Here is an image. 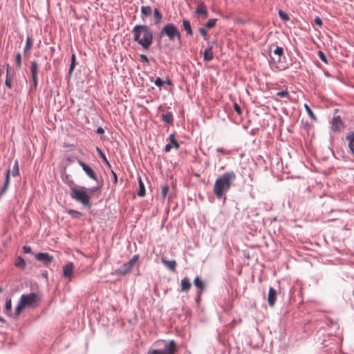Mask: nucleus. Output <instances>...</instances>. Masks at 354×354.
<instances>
[{
    "mask_svg": "<svg viewBox=\"0 0 354 354\" xmlns=\"http://www.w3.org/2000/svg\"><path fill=\"white\" fill-rule=\"evenodd\" d=\"M235 178L236 174L233 171H227L216 178L213 191L218 200L226 202V194L232 187Z\"/></svg>",
    "mask_w": 354,
    "mask_h": 354,
    "instance_id": "nucleus-1",
    "label": "nucleus"
},
{
    "mask_svg": "<svg viewBox=\"0 0 354 354\" xmlns=\"http://www.w3.org/2000/svg\"><path fill=\"white\" fill-rule=\"evenodd\" d=\"M133 41L140 44L142 47L148 50L152 44V32L147 25L136 24L132 29Z\"/></svg>",
    "mask_w": 354,
    "mask_h": 354,
    "instance_id": "nucleus-2",
    "label": "nucleus"
},
{
    "mask_svg": "<svg viewBox=\"0 0 354 354\" xmlns=\"http://www.w3.org/2000/svg\"><path fill=\"white\" fill-rule=\"evenodd\" d=\"M163 37H167L170 41H174L176 39L179 45L182 44L181 33L174 24H167L162 26L159 32L158 39H161Z\"/></svg>",
    "mask_w": 354,
    "mask_h": 354,
    "instance_id": "nucleus-3",
    "label": "nucleus"
},
{
    "mask_svg": "<svg viewBox=\"0 0 354 354\" xmlns=\"http://www.w3.org/2000/svg\"><path fill=\"white\" fill-rule=\"evenodd\" d=\"M71 197L78 203H81L86 208H91V196L88 193V188L86 187H71Z\"/></svg>",
    "mask_w": 354,
    "mask_h": 354,
    "instance_id": "nucleus-4",
    "label": "nucleus"
},
{
    "mask_svg": "<svg viewBox=\"0 0 354 354\" xmlns=\"http://www.w3.org/2000/svg\"><path fill=\"white\" fill-rule=\"evenodd\" d=\"M19 301L22 302L26 308H35L38 305L40 297L36 293L30 292L22 295Z\"/></svg>",
    "mask_w": 354,
    "mask_h": 354,
    "instance_id": "nucleus-5",
    "label": "nucleus"
},
{
    "mask_svg": "<svg viewBox=\"0 0 354 354\" xmlns=\"http://www.w3.org/2000/svg\"><path fill=\"white\" fill-rule=\"evenodd\" d=\"M79 165L82 167L86 174L92 180H95L96 183H99V178L96 175V173L93 170V169L87 165L82 160H78Z\"/></svg>",
    "mask_w": 354,
    "mask_h": 354,
    "instance_id": "nucleus-6",
    "label": "nucleus"
},
{
    "mask_svg": "<svg viewBox=\"0 0 354 354\" xmlns=\"http://www.w3.org/2000/svg\"><path fill=\"white\" fill-rule=\"evenodd\" d=\"M30 71L31 73V77L32 79L33 87L37 88L39 84L38 73H39V65L36 61H32L30 63Z\"/></svg>",
    "mask_w": 354,
    "mask_h": 354,
    "instance_id": "nucleus-7",
    "label": "nucleus"
},
{
    "mask_svg": "<svg viewBox=\"0 0 354 354\" xmlns=\"http://www.w3.org/2000/svg\"><path fill=\"white\" fill-rule=\"evenodd\" d=\"M167 143L165 147V151L168 153L170 151L171 148H175L176 149H178L180 145L174 134H171L167 138Z\"/></svg>",
    "mask_w": 354,
    "mask_h": 354,
    "instance_id": "nucleus-8",
    "label": "nucleus"
},
{
    "mask_svg": "<svg viewBox=\"0 0 354 354\" xmlns=\"http://www.w3.org/2000/svg\"><path fill=\"white\" fill-rule=\"evenodd\" d=\"M165 344V348L162 350L165 354H175L177 351V346L174 340H162Z\"/></svg>",
    "mask_w": 354,
    "mask_h": 354,
    "instance_id": "nucleus-9",
    "label": "nucleus"
},
{
    "mask_svg": "<svg viewBox=\"0 0 354 354\" xmlns=\"http://www.w3.org/2000/svg\"><path fill=\"white\" fill-rule=\"evenodd\" d=\"M35 259L45 264H48L52 261L53 257L46 252H39L35 254Z\"/></svg>",
    "mask_w": 354,
    "mask_h": 354,
    "instance_id": "nucleus-10",
    "label": "nucleus"
},
{
    "mask_svg": "<svg viewBox=\"0 0 354 354\" xmlns=\"http://www.w3.org/2000/svg\"><path fill=\"white\" fill-rule=\"evenodd\" d=\"M74 265L68 263L63 266V275L65 278L71 277L73 274Z\"/></svg>",
    "mask_w": 354,
    "mask_h": 354,
    "instance_id": "nucleus-11",
    "label": "nucleus"
},
{
    "mask_svg": "<svg viewBox=\"0 0 354 354\" xmlns=\"http://www.w3.org/2000/svg\"><path fill=\"white\" fill-rule=\"evenodd\" d=\"M330 124V128L332 131L336 132L339 131V129L342 127V120H341L339 116H336L332 119Z\"/></svg>",
    "mask_w": 354,
    "mask_h": 354,
    "instance_id": "nucleus-12",
    "label": "nucleus"
},
{
    "mask_svg": "<svg viewBox=\"0 0 354 354\" xmlns=\"http://www.w3.org/2000/svg\"><path fill=\"white\" fill-rule=\"evenodd\" d=\"M277 299V290L270 287L268 295V301L270 306H274Z\"/></svg>",
    "mask_w": 354,
    "mask_h": 354,
    "instance_id": "nucleus-13",
    "label": "nucleus"
},
{
    "mask_svg": "<svg viewBox=\"0 0 354 354\" xmlns=\"http://www.w3.org/2000/svg\"><path fill=\"white\" fill-rule=\"evenodd\" d=\"M182 26L184 30H185L187 35L192 37L194 35V32L192 30V25L190 24V21L187 19H183L182 21Z\"/></svg>",
    "mask_w": 354,
    "mask_h": 354,
    "instance_id": "nucleus-14",
    "label": "nucleus"
},
{
    "mask_svg": "<svg viewBox=\"0 0 354 354\" xmlns=\"http://www.w3.org/2000/svg\"><path fill=\"white\" fill-rule=\"evenodd\" d=\"M152 13L151 7L149 6H141V18L145 21L147 17H150Z\"/></svg>",
    "mask_w": 354,
    "mask_h": 354,
    "instance_id": "nucleus-15",
    "label": "nucleus"
},
{
    "mask_svg": "<svg viewBox=\"0 0 354 354\" xmlns=\"http://www.w3.org/2000/svg\"><path fill=\"white\" fill-rule=\"evenodd\" d=\"M132 268L127 263H124L123 266L117 268L115 270L116 274L120 275H125L131 270Z\"/></svg>",
    "mask_w": 354,
    "mask_h": 354,
    "instance_id": "nucleus-16",
    "label": "nucleus"
},
{
    "mask_svg": "<svg viewBox=\"0 0 354 354\" xmlns=\"http://www.w3.org/2000/svg\"><path fill=\"white\" fill-rule=\"evenodd\" d=\"M214 58L212 47L209 46L204 50L203 59L205 61H211Z\"/></svg>",
    "mask_w": 354,
    "mask_h": 354,
    "instance_id": "nucleus-17",
    "label": "nucleus"
},
{
    "mask_svg": "<svg viewBox=\"0 0 354 354\" xmlns=\"http://www.w3.org/2000/svg\"><path fill=\"white\" fill-rule=\"evenodd\" d=\"M162 263L163 265L169 269L171 271H175L176 267V262L174 260L168 261L165 259H162Z\"/></svg>",
    "mask_w": 354,
    "mask_h": 354,
    "instance_id": "nucleus-18",
    "label": "nucleus"
},
{
    "mask_svg": "<svg viewBox=\"0 0 354 354\" xmlns=\"http://www.w3.org/2000/svg\"><path fill=\"white\" fill-rule=\"evenodd\" d=\"M180 286V291L186 292L190 290L192 283L189 281L187 277H184L183 279H181Z\"/></svg>",
    "mask_w": 354,
    "mask_h": 354,
    "instance_id": "nucleus-19",
    "label": "nucleus"
},
{
    "mask_svg": "<svg viewBox=\"0 0 354 354\" xmlns=\"http://www.w3.org/2000/svg\"><path fill=\"white\" fill-rule=\"evenodd\" d=\"M348 140V147L351 153L354 155V132H351L346 136Z\"/></svg>",
    "mask_w": 354,
    "mask_h": 354,
    "instance_id": "nucleus-20",
    "label": "nucleus"
},
{
    "mask_svg": "<svg viewBox=\"0 0 354 354\" xmlns=\"http://www.w3.org/2000/svg\"><path fill=\"white\" fill-rule=\"evenodd\" d=\"M10 169H8L6 171L5 184H4V185H3V188H1V189L0 191V195L3 194L8 187V185L10 183Z\"/></svg>",
    "mask_w": 354,
    "mask_h": 354,
    "instance_id": "nucleus-21",
    "label": "nucleus"
},
{
    "mask_svg": "<svg viewBox=\"0 0 354 354\" xmlns=\"http://www.w3.org/2000/svg\"><path fill=\"white\" fill-rule=\"evenodd\" d=\"M196 12L198 15H202L205 17H207V7L204 5L203 3H200L196 8Z\"/></svg>",
    "mask_w": 354,
    "mask_h": 354,
    "instance_id": "nucleus-22",
    "label": "nucleus"
},
{
    "mask_svg": "<svg viewBox=\"0 0 354 354\" xmlns=\"http://www.w3.org/2000/svg\"><path fill=\"white\" fill-rule=\"evenodd\" d=\"M153 18H154V24H159L162 19V15L160 12V10L155 8L153 10Z\"/></svg>",
    "mask_w": 354,
    "mask_h": 354,
    "instance_id": "nucleus-23",
    "label": "nucleus"
},
{
    "mask_svg": "<svg viewBox=\"0 0 354 354\" xmlns=\"http://www.w3.org/2000/svg\"><path fill=\"white\" fill-rule=\"evenodd\" d=\"M162 120L165 121L167 124H172L174 122V115L170 112L163 113L160 116Z\"/></svg>",
    "mask_w": 354,
    "mask_h": 354,
    "instance_id": "nucleus-24",
    "label": "nucleus"
},
{
    "mask_svg": "<svg viewBox=\"0 0 354 354\" xmlns=\"http://www.w3.org/2000/svg\"><path fill=\"white\" fill-rule=\"evenodd\" d=\"M15 266L17 268H21L22 269L26 268V263L25 260L21 257H17L15 261Z\"/></svg>",
    "mask_w": 354,
    "mask_h": 354,
    "instance_id": "nucleus-25",
    "label": "nucleus"
},
{
    "mask_svg": "<svg viewBox=\"0 0 354 354\" xmlns=\"http://www.w3.org/2000/svg\"><path fill=\"white\" fill-rule=\"evenodd\" d=\"M97 150V153L99 154L100 157L102 158V161L104 163L106 164V165L109 168L111 169V165L108 160V158H106V155L104 154L102 151L98 148L97 147L96 149Z\"/></svg>",
    "mask_w": 354,
    "mask_h": 354,
    "instance_id": "nucleus-26",
    "label": "nucleus"
},
{
    "mask_svg": "<svg viewBox=\"0 0 354 354\" xmlns=\"http://www.w3.org/2000/svg\"><path fill=\"white\" fill-rule=\"evenodd\" d=\"M4 312L8 316H11V314H12L11 299H7L6 305H5Z\"/></svg>",
    "mask_w": 354,
    "mask_h": 354,
    "instance_id": "nucleus-27",
    "label": "nucleus"
},
{
    "mask_svg": "<svg viewBox=\"0 0 354 354\" xmlns=\"http://www.w3.org/2000/svg\"><path fill=\"white\" fill-rule=\"evenodd\" d=\"M304 109H305L307 115H308V117L310 118H311L313 120L316 121L317 118H316L315 115L314 114V113L313 112L310 107L307 104H304Z\"/></svg>",
    "mask_w": 354,
    "mask_h": 354,
    "instance_id": "nucleus-28",
    "label": "nucleus"
},
{
    "mask_svg": "<svg viewBox=\"0 0 354 354\" xmlns=\"http://www.w3.org/2000/svg\"><path fill=\"white\" fill-rule=\"evenodd\" d=\"M194 283L198 289L199 292H202L204 289V282L198 277H196L194 281Z\"/></svg>",
    "mask_w": 354,
    "mask_h": 354,
    "instance_id": "nucleus-29",
    "label": "nucleus"
},
{
    "mask_svg": "<svg viewBox=\"0 0 354 354\" xmlns=\"http://www.w3.org/2000/svg\"><path fill=\"white\" fill-rule=\"evenodd\" d=\"M77 62H76V57L73 54L72 56H71V66H69L68 69V73L71 74L73 71H74L75 66H76Z\"/></svg>",
    "mask_w": 354,
    "mask_h": 354,
    "instance_id": "nucleus-30",
    "label": "nucleus"
},
{
    "mask_svg": "<svg viewBox=\"0 0 354 354\" xmlns=\"http://www.w3.org/2000/svg\"><path fill=\"white\" fill-rule=\"evenodd\" d=\"M138 186H140V189H138V196L143 197L145 195V187L144 185L143 182L140 178V180H138Z\"/></svg>",
    "mask_w": 354,
    "mask_h": 354,
    "instance_id": "nucleus-31",
    "label": "nucleus"
},
{
    "mask_svg": "<svg viewBox=\"0 0 354 354\" xmlns=\"http://www.w3.org/2000/svg\"><path fill=\"white\" fill-rule=\"evenodd\" d=\"M7 73H6V78L5 81L6 86L9 88L11 89L12 88V80L11 77H10V71H9V65H7Z\"/></svg>",
    "mask_w": 354,
    "mask_h": 354,
    "instance_id": "nucleus-32",
    "label": "nucleus"
},
{
    "mask_svg": "<svg viewBox=\"0 0 354 354\" xmlns=\"http://www.w3.org/2000/svg\"><path fill=\"white\" fill-rule=\"evenodd\" d=\"M328 325L330 328L331 333H335L339 329L337 323L331 319L328 320Z\"/></svg>",
    "mask_w": 354,
    "mask_h": 354,
    "instance_id": "nucleus-33",
    "label": "nucleus"
},
{
    "mask_svg": "<svg viewBox=\"0 0 354 354\" xmlns=\"http://www.w3.org/2000/svg\"><path fill=\"white\" fill-rule=\"evenodd\" d=\"M67 213L72 218H80L82 215L80 212L72 209L67 210Z\"/></svg>",
    "mask_w": 354,
    "mask_h": 354,
    "instance_id": "nucleus-34",
    "label": "nucleus"
},
{
    "mask_svg": "<svg viewBox=\"0 0 354 354\" xmlns=\"http://www.w3.org/2000/svg\"><path fill=\"white\" fill-rule=\"evenodd\" d=\"M32 41L30 37H28L26 41V45L24 47V53L26 54L32 48Z\"/></svg>",
    "mask_w": 354,
    "mask_h": 354,
    "instance_id": "nucleus-35",
    "label": "nucleus"
},
{
    "mask_svg": "<svg viewBox=\"0 0 354 354\" xmlns=\"http://www.w3.org/2000/svg\"><path fill=\"white\" fill-rule=\"evenodd\" d=\"M139 261V254H134L131 259L127 262V263L131 268H133L135 264Z\"/></svg>",
    "mask_w": 354,
    "mask_h": 354,
    "instance_id": "nucleus-36",
    "label": "nucleus"
},
{
    "mask_svg": "<svg viewBox=\"0 0 354 354\" xmlns=\"http://www.w3.org/2000/svg\"><path fill=\"white\" fill-rule=\"evenodd\" d=\"M26 307L22 304V302L19 300L18 301L17 306L15 308V315L19 316L21 313V310L23 308H25Z\"/></svg>",
    "mask_w": 354,
    "mask_h": 354,
    "instance_id": "nucleus-37",
    "label": "nucleus"
},
{
    "mask_svg": "<svg viewBox=\"0 0 354 354\" xmlns=\"http://www.w3.org/2000/svg\"><path fill=\"white\" fill-rule=\"evenodd\" d=\"M279 16L281 18V19L285 22L289 21L290 19L288 15L285 11L281 10H279Z\"/></svg>",
    "mask_w": 354,
    "mask_h": 354,
    "instance_id": "nucleus-38",
    "label": "nucleus"
},
{
    "mask_svg": "<svg viewBox=\"0 0 354 354\" xmlns=\"http://www.w3.org/2000/svg\"><path fill=\"white\" fill-rule=\"evenodd\" d=\"M19 174V167H18V161L15 160L12 169V175L13 176H17Z\"/></svg>",
    "mask_w": 354,
    "mask_h": 354,
    "instance_id": "nucleus-39",
    "label": "nucleus"
},
{
    "mask_svg": "<svg viewBox=\"0 0 354 354\" xmlns=\"http://www.w3.org/2000/svg\"><path fill=\"white\" fill-rule=\"evenodd\" d=\"M216 19H210L208 22L205 24V27L207 28H212L216 25Z\"/></svg>",
    "mask_w": 354,
    "mask_h": 354,
    "instance_id": "nucleus-40",
    "label": "nucleus"
},
{
    "mask_svg": "<svg viewBox=\"0 0 354 354\" xmlns=\"http://www.w3.org/2000/svg\"><path fill=\"white\" fill-rule=\"evenodd\" d=\"M274 55L277 56L282 57L283 55V48L280 46H277L276 49L274 50Z\"/></svg>",
    "mask_w": 354,
    "mask_h": 354,
    "instance_id": "nucleus-41",
    "label": "nucleus"
},
{
    "mask_svg": "<svg viewBox=\"0 0 354 354\" xmlns=\"http://www.w3.org/2000/svg\"><path fill=\"white\" fill-rule=\"evenodd\" d=\"M164 84V81L160 77H158L154 80L155 86H158V88H162Z\"/></svg>",
    "mask_w": 354,
    "mask_h": 354,
    "instance_id": "nucleus-42",
    "label": "nucleus"
},
{
    "mask_svg": "<svg viewBox=\"0 0 354 354\" xmlns=\"http://www.w3.org/2000/svg\"><path fill=\"white\" fill-rule=\"evenodd\" d=\"M276 95H277V96L282 97V98L288 97V96H289V93L287 91V90H283V91H279L277 93Z\"/></svg>",
    "mask_w": 354,
    "mask_h": 354,
    "instance_id": "nucleus-43",
    "label": "nucleus"
},
{
    "mask_svg": "<svg viewBox=\"0 0 354 354\" xmlns=\"http://www.w3.org/2000/svg\"><path fill=\"white\" fill-rule=\"evenodd\" d=\"M15 62L17 66L20 68L21 67V55H20V53H17L15 56Z\"/></svg>",
    "mask_w": 354,
    "mask_h": 354,
    "instance_id": "nucleus-44",
    "label": "nucleus"
},
{
    "mask_svg": "<svg viewBox=\"0 0 354 354\" xmlns=\"http://www.w3.org/2000/svg\"><path fill=\"white\" fill-rule=\"evenodd\" d=\"M319 59L325 62V63H328V59H327V57H326V55L322 52V51H318V53H317Z\"/></svg>",
    "mask_w": 354,
    "mask_h": 354,
    "instance_id": "nucleus-45",
    "label": "nucleus"
},
{
    "mask_svg": "<svg viewBox=\"0 0 354 354\" xmlns=\"http://www.w3.org/2000/svg\"><path fill=\"white\" fill-rule=\"evenodd\" d=\"M199 32L204 39H207V30L203 27L199 28Z\"/></svg>",
    "mask_w": 354,
    "mask_h": 354,
    "instance_id": "nucleus-46",
    "label": "nucleus"
},
{
    "mask_svg": "<svg viewBox=\"0 0 354 354\" xmlns=\"http://www.w3.org/2000/svg\"><path fill=\"white\" fill-rule=\"evenodd\" d=\"M148 354H165L161 349H152L148 351Z\"/></svg>",
    "mask_w": 354,
    "mask_h": 354,
    "instance_id": "nucleus-47",
    "label": "nucleus"
},
{
    "mask_svg": "<svg viewBox=\"0 0 354 354\" xmlns=\"http://www.w3.org/2000/svg\"><path fill=\"white\" fill-rule=\"evenodd\" d=\"M233 106H234V109L236 111V113L238 115H241V108L239 106V105L236 103H234Z\"/></svg>",
    "mask_w": 354,
    "mask_h": 354,
    "instance_id": "nucleus-48",
    "label": "nucleus"
},
{
    "mask_svg": "<svg viewBox=\"0 0 354 354\" xmlns=\"http://www.w3.org/2000/svg\"><path fill=\"white\" fill-rule=\"evenodd\" d=\"M168 189L169 187L167 185H164L163 187H162V196L164 198L166 197Z\"/></svg>",
    "mask_w": 354,
    "mask_h": 354,
    "instance_id": "nucleus-49",
    "label": "nucleus"
},
{
    "mask_svg": "<svg viewBox=\"0 0 354 354\" xmlns=\"http://www.w3.org/2000/svg\"><path fill=\"white\" fill-rule=\"evenodd\" d=\"M100 186L101 185H97L96 187H91L90 188H87V192H89L91 193H94L100 189Z\"/></svg>",
    "mask_w": 354,
    "mask_h": 354,
    "instance_id": "nucleus-50",
    "label": "nucleus"
},
{
    "mask_svg": "<svg viewBox=\"0 0 354 354\" xmlns=\"http://www.w3.org/2000/svg\"><path fill=\"white\" fill-rule=\"evenodd\" d=\"M140 59H141V62H145L146 64H149V59L147 57V56L145 55H140Z\"/></svg>",
    "mask_w": 354,
    "mask_h": 354,
    "instance_id": "nucleus-51",
    "label": "nucleus"
},
{
    "mask_svg": "<svg viewBox=\"0 0 354 354\" xmlns=\"http://www.w3.org/2000/svg\"><path fill=\"white\" fill-rule=\"evenodd\" d=\"M23 251L25 253H31L32 252L31 248L30 246H27V245L23 247Z\"/></svg>",
    "mask_w": 354,
    "mask_h": 354,
    "instance_id": "nucleus-52",
    "label": "nucleus"
},
{
    "mask_svg": "<svg viewBox=\"0 0 354 354\" xmlns=\"http://www.w3.org/2000/svg\"><path fill=\"white\" fill-rule=\"evenodd\" d=\"M315 24L318 25L319 26H321L322 24V21L321 19L318 17H315Z\"/></svg>",
    "mask_w": 354,
    "mask_h": 354,
    "instance_id": "nucleus-53",
    "label": "nucleus"
},
{
    "mask_svg": "<svg viewBox=\"0 0 354 354\" xmlns=\"http://www.w3.org/2000/svg\"><path fill=\"white\" fill-rule=\"evenodd\" d=\"M104 131L102 127H97V129L96 130V133L97 134L102 135L104 133Z\"/></svg>",
    "mask_w": 354,
    "mask_h": 354,
    "instance_id": "nucleus-54",
    "label": "nucleus"
},
{
    "mask_svg": "<svg viewBox=\"0 0 354 354\" xmlns=\"http://www.w3.org/2000/svg\"><path fill=\"white\" fill-rule=\"evenodd\" d=\"M111 173H112L113 176V182H114V183H117L118 177H117L116 173L114 171H113V170L111 171Z\"/></svg>",
    "mask_w": 354,
    "mask_h": 354,
    "instance_id": "nucleus-55",
    "label": "nucleus"
},
{
    "mask_svg": "<svg viewBox=\"0 0 354 354\" xmlns=\"http://www.w3.org/2000/svg\"><path fill=\"white\" fill-rule=\"evenodd\" d=\"M216 151L218 153H224L225 154H226L225 149L222 148H217Z\"/></svg>",
    "mask_w": 354,
    "mask_h": 354,
    "instance_id": "nucleus-56",
    "label": "nucleus"
},
{
    "mask_svg": "<svg viewBox=\"0 0 354 354\" xmlns=\"http://www.w3.org/2000/svg\"><path fill=\"white\" fill-rule=\"evenodd\" d=\"M166 84L169 85V86H171V82L169 79H167V80L165 82H164Z\"/></svg>",
    "mask_w": 354,
    "mask_h": 354,
    "instance_id": "nucleus-57",
    "label": "nucleus"
},
{
    "mask_svg": "<svg viewBox=\"0 0 354 354\" xmlns=\"http://www.w3.org/2000/svg\"><path fill=\"white\" fill-rule=\"evenodd\" d=\"M0 322H5L6 321L2 317L0 316Z\"/></svg>",
    "mask_w": 354,
    "mask_h": 354,
    "instance_id": "nucleus-58",
    "label": "nucleus"
},
{
    "mask_svg": "<svg viewBox=\"0 0 354 354\" xmlns=\"http://www.w3.org/2000/svg\"><path fill=\"white\" fill-rule=\"evenodd\" d=\"M2 290L1 288H0V292Z\"/></svg>",
    "mask_w": 354,
    "mask_h": 354,
    "instance_id": "nucleus-59",
    "label": "nucleus"
},
{
    "mask_svg": "<svg viewBox=\"0 0 354 354\" xmlns=\"http://www.w3.org/2000/svg\"><path fill=\"white\" fill-rule=\"evenodd\" d=\"M0 77H1V72H0Z\"/></svg>",
    "mask_w": 354,
    "mask_h": 354,
    "instance_id": "nucleus-60",
    "label": "nucleus"
}]
</instances>
